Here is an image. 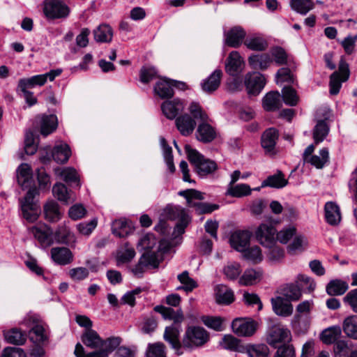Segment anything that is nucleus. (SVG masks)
<instances>
[{
    "instance_id": "nucleus-23",
    "label": "nucleus",
    "mask_w": 357,
    "mask_h": 357,
    "mask_svg": "<svg viewBox=\"0 0 357 357\" xmlns=\"http://www.w3.org/2000/svg\"><path fill=\"white\" fill-rule=\"evenodd\" d=\"M279 137V132L275 128H269L266 129L261 137V146L266 152H271L273 151L276 142Z\"/></svg>"
},
{
    "instance_id": "nucleus-9",
    "label": "nucleus",
    "mask_w": 357,
    "mask_h": 357,
    "mask_svg": "<svg viewBox=\"0 0 357 357\" xmlns=\"http://www.w3.org/2000/svg\"><path fill=\"white\" fill-rule=\"evenodd\" d=\"M158 265L159 260L156 253L147 250L140 257L137 264L132 268V273L135 277L140 278L148 268H155Z\"/></svg>"
},
{
    "instance_id": "nucleus-8",
    "label": "nucleus",
    "mask_w": 357,
    "mask_h": 357,
    "mask_svg": "<svg viewBox=\"0 0 357 357\" xmlns=\"http://www.w3.org/2000/svg\"><path fill=\"white\" fill-rule=\"evenodd\" d=\"M231 330L238 337H251L257 331L258 324L251 318L238 317L231 322Z\"/></svg>"
},
{
    "instance_id": "nucleus-33",
    "label": "nucleus",
    "mask_w": 357,
    "mask_h": 357,
    "mask_svg": "<svg viewBox=\"0 0 357 357\" xmlns=\"http://www.w3.org/2000/svg\"><path fill=\"white\" fill-rule=\"evenodd\" d=\"M222 71L220 69H215L206 78L202 79L200 83L202 89H218L220 85Z\"/></svg>"
},
{
    "instance_id": "nucleus-58",
    "label": "nucleus",
    "mask_w": 357,
    "mask_h": 357,
    "mask_svg": "<svg viewBox=\"0 0 357 357\" xmlns=\"http://www.w3.org/2000/svg\"><path fill=\"white\" fill-rule=\"evenodd\" d=\"M128 227L126 220H115L112 225V231L114 235L123 238L128 234Z\"/></svg>"
},
{
    "instance_id": "nucleus-11",
    "label": "nucleus",
    "mask_w": 357,
    "mask_h": 357,
    "mask_svg": "<svg viewBox=\"0 0 357 357\" xmlns=\"http://www.w3.org/2000/svg\"><path fill=\"white\" fill-rule=\"evenodd\" d=\"M29 231L33 235L42 246L49 247L53 244L52 229L46 224L39 222L29 227Z\"/></svg>"
},
{
    "instance_id": "nucleus-40",
    "label": "nucleus",
    "mask_w": 357,
    "mask_h": 357,
    "mask_svg": "<svg viewBox=\"0 0 357 357\" xmlns=\"http://www.w3.org/2000/svg\"><path fill=\"white\" fill-rule=\"evenodd\" d=\"M17 178L19 185L23 188H28L32 178L31 167L26 163L20 165L17 171Z\"/></svg>"
},
{
    "instance_id": "nucleus-28",
    "label": "nucleus",
    "mask_w": 357,
    "mask_h": 357,
    "mask_svg": "<svg viewBox=\"0 0 357 357\" xmlns=\"http://www.w3.org/2000/svg\"><path fill=\"white\" fill-rule=\"evenodd\" d=\"M326 222L331 225H337L341 220V213L338 205L333 202H326L324 206Z\"/></svg>"
},
{
    "instance_id": "nucleus-20",
    "label": "nucleus",
    "mask_w": 357,
    "mask_h": 357,
    "mask_svg": "<svg viewBox=\"0 0 357 357\" xmlns=\"http://www.w3.org/2000/svg\"><path fill=\"white\" fill-rule=\"evenodd\" d=\"M281 106V96L278 91H269L262 99V107L266 112H275Z\"/></svg>"
},
{
    "instance_id": "nucleus-2",
    "label": "nucleus",
    "mask_w": 357,
    "mask_h": 357,
    "mask_svg": "<svg viewBox=\"0 0 357 357\" xmlns=\"http://www.w3.org/2000/svg\"><path fill=\"white\" fill-rule=\"evenodd\" d=\"M185 150L189 161L194 165L195 170L199 176H207L217 169L218 165L215 161L206 158L189 144L185 146Z\"/></svg>"
},
{
    "instance_id": "nucleus-6",
    "label": "nucleus",
    "mask_w": 357,
    "mask_h": 357,
    "mask_svg": "<svg viewBox=\"0 0 357 357\" xmlns=\"http://www.w3.org/2000/svg\"><path fill=\"white\" fill-rule=\"evenodd\" d=\"M331 111L328 109H318L316 117L319 118L312 130V138L315 144L322 142L328 136L330 126L326 121L330 117Z\"/></svg>"
},
{
    "instance_id": "nucleus-24",
    "label": "nucleus",
    "mask_w": 357,
    "mask_h": 357,
    "mask_svg": "<svg viewBox=\"0 0 357 357\" xmlns=\"http://www.w3.org/2000/svg\"><path fill=\"white\" fill-rule=\"evenodd\" d=\"M271 59L277 66H289L292 68H296V63L289 58L286 51L282 47H275L271 51Z\"/></svg>"
},
{
    "instance_id": "nucleus-39",
    "label": "nucleus",
    "mask_w": 357,
    "mask_h": 357,
    "mask_svg": "<svg viewBox=\"0 0 357 357\" xmlns=\"http://www.w3.org/2000/svg\"><path fill=\"white\" fill-rule=\"evenodd\" d=\"M46 82L45 75L44 74L36 75L28 78L20 79L17 87L18 89H27L28 88L41 86Z\"/></svg>"
},
{
    "instance_id": "nucleus-57",
    "label": "nucleus",
    "mask_w": 357,
    "mask_h": 357,
    "mask_svg": "<svg viewBox=\"0 0 357 357\" xmlns=\"http://www.w3.org/2000/svg\"><path fill=\"white\" fill-rule=\"evenodd\" d=\"M202 321L208 328L215 331H222L224 330L223 322L225 319L220 317L204 316L202 317Z\"/></svg>"
},
{
    "instance_id": "nucleus-15",
    "label": "nucleus",
    "mask_w": 357,
    "mask_h": 357,
    "mask_svg": "<svg viewBox=\"0 0 357 357\" xmlns=\"http://www.w3.org/2000/svg\"><path fill=\"white\" fill-rule=\"evenodd\" d=\"M276 229L271 225L261 224L256 231V237L266 247H271L275 241Z\"/></svg>"
},
{
    "instance_id": "nucleus-54",
    "label": "nucleus",
    "mask_w": 357,
    "mask_h": 357,
    "mask_svg": "<svg viewBox=\"0 0 357 357\" xmlns=\"http://www.w3.org/2000/svg\"><path fill=\"white\" fill-rule=\"evenodd\" d=\"M178 280L183 284L178 287L177 290H184L186 292H190L197 287V282L189 276L188 271H183L181 274L178 275Z\"/></svg>"
},
{
    "instance_id": "nucleus-45",
    "label": "nucleus",
    "mask_w": 357,
    "mask_h": 357,
    "mask_svg": "<svg viewBox=\"0 0 357 357\" xmlns=\"http://www.w3.org/2000/svg\"><path fill=\"white\" fill-rule=\"evenodd\" d=\"M288 183L287 179L284 178V174L281 171H278L275 174L269 176L261 183V187L269 186L271 188H281L286 186Z\"/></svg>"
},
{
    "instance_id": "nucleus-31",
    "label": "nucleus",
    "mask_w": 357,
    "mask_h": 357,
    "mask_svg": "<svg viewBox=\"0 0 357 357\" xmlns=\"http://www.w3.org/2000/svg\"><path fill=\"white\" fill-rule=\"evenodd\" d=\"M82 342L88 347L98 349L103 347V340L93 329H86L82 335Z\"/></svg>"
},
{
    "instance_id": "nucleus-41",
    "label": "nucleus",
    "mask_w": 357,
    "mask_h": 357,
    "mask_svg": "<svg viewBox=\"0 0 357 357\" xmlns=\"http://www.w3.org/2000/svg\"><path fill=\"white\" fill-rule=\"evenodd\" d=\"M244 44L249 50L259 52L265 50L268 46L267 41L257 34L248 36L245 40Z\"/></svg>"
},
{
    "instance_id": "nucleus-32",
    "label": "nucleus",
    "mask_w": 357,
    "mask_h": 357,
    "mask_svg": "<svg viewBox=\"0 0 357 357\" xmlns=\"http://www.w3.org/2000/svg\"><path fill=\"white\" fill-rule=\"evenodd\" d=\"M54 174L61 178L67 183H77L79 186V175L77 171L73 167H56L54 169Z\"/></svg>"
},
{
    "instance_id": "nucleus-17",
    "label": "nucleus",
    "mask_w": 357,
    "mask_h": 357,
    "mask_svg": "<svg viewBox=\"0 0 357 357\" xmlns=\"http://www.w3.org/2000/svg\"><path fill=\"white\" fill-rule=\"evenodd\" d=\"M246 89H264L266 84V78L259 72L248 73L244 77Z\"/></svg>"
},
{
    "instance_id": "nucleus-18",
    "label": "nucleus",
    "mask_w": 357,
    "mask_h": 357,
    "mask_svg": "<svg viewBox=\"0 0 357 357\" xmlns=\"http://www.w3.org/2000/svg\"><path fill=\"white\" fill-rule=\"evenodd\" d=\"M190 87L186 82L170 79L167 77H161L156 81L153 89H190Z\"/></svg>"
},
{
    "instance_id": "nucleus-43",
    "label": "nucleus",
    "mask_w": 357,
    "mask_h": 357,
    "mask_svg": "<svg viewBox=\"0 0 357 357\" xmlns=\"http://www.w3.org/2000/svg\"><path fill=\"white\" fill-rule=\"evenodd\" d=\"M335 357H357V350L353 349L348 341H338L335 347Z\"/></svg>"
},
{
    "instance_id": "nucleus-4",
    "label": "nucleus",
    "mask_w": 357,
    "mask_h": 357,
    "mask_svg": "<svg viewBox=\"0 0 357 357\" xmlns=\"http://www.w3.org/2000/svg\"><path fill=\"white\" fill-rule=\"evenodd\" d=\"M37 195V188H31L26 196L20 200L22 216L29 223L36 222L40 214V206L33 200Z\"/></svg>"
},
{
    "instance_id": "nucleus-36",
    "label": "nucleus",
    "mask_w": 357,
    "mask_h": 357,
    "mask_svg": "<svg viewBox=\"0 0 357 357\" xmlns=\"http://www.w3.org/2000/svg\"><path fill=\"white\" fill-rule=\"evenodd\" d=\"M262 278V272L260 269H246L239 279L241 285L250 286L259 282Z\"/></svg>"
},
{
    "instance_id": "nucleus-61",
    "label": "nucleus",
    "mask_w": 357,
    "mask_h": 357,
    "mask_svg": "<svg viewBox=\"0 0 357 357\" xmlns=\"http://www.w3.org/2000/svg\"><path fill=\"white\" fill-rule=\"evenodd\" d=\"M165 346L162 342L149 344L146 352V357H166L165 354Z\"/></svg>"
},
{
    "instance_id": "nucleus-60",
    "label": "nucleus",
    "mask_w": 357,
    "mask_h": 357,
    "mask_svg": "<svg viewBox=\"0 0 357 357\" xmlns=\"http://www.w3.org/2000/svg\"><path fill=\"white\" fill-rule=\"evenodd\" d=\"M290 6L292 10L302 15H305L314 8V5H310L304 0H291Z\"/></svg>"
},
{
    "instance_id": "nucleus-51",
    "label": "nucleus",
    "mask_w": 357,
    "mask_h": 357,
    "mask_svg": "<svg viewBox=\"0 0 357 357\" xmlns=\"http://www.w3.org/2000/svg\"><path fill=\"white\" fill-rule=\"evenodd\" d=\"M282 294L289 301H298L302 296L301 289L296 283H290L286 284L282 289Z\"/></svg>"
},
{
    "instance_id": "nucleus-52",
    "label": "nucleus",
    "mask_w": 357,
    "mask_h": 357,
    "mask_svg": "<svg viewBox=\"0 0 357 357\" xmlns=\"http://www.w3.org/2000/svg\"><path fill=\"white\" fill-rule=\"evenodd\" d=\"M30 339L35 343L40 344L47 340L45 330L40 323H36L29 331Z\"/></svg>"
},
{
    "instance_id": "nucleus-56",
    "label": "nucleus",
    "mask_w": 357,
    "mask_h": 357,
    "mask_svg": "<svg viewBox=\"0 0 357 357\" xmlns=\"http://www.w3.org/2000/svg\"><path fill=\"white\" fill-rule=\"evenodd\" d=\"M251 188L248 184L242 183L236 185H229L227 194L233 197H241L249 195L251 193Z\"/></svg>"
},
{
    "instance_id": "nucleus-22",
    "label": "nucleus",
    "mask_w": 357,
    "mask_h": 357,
    "mask_svg": "<svg viewBox=\"0 0 357 357\" xmlns=\"http://www.w3.org/2000/svg\"><path fill=\"white\" fill-rule=\"evenodd\" d=\"M250 66L255 70H266L272 63V59L268 54H252L248 59Z\"/></svg>"
},
{
    "instance_id": "nucleus-7",
    "label": "nucleus",
    "mask_w": 357,
    "mask_h": 357,
    "mask_svg": "<svg viewBox=\"0 0 357 357\" xmlns=\"http://www.w3.org/2000/svg\"><path fill=\"white\" fill-rule=\"evenodd\" d=\"M291 340V332L281 324H275L269 327L266 335V342L273 347L284 344Z\"/></svg>"
},
{
    "instance_id": "nucleus-10",
    "label": "nucleus",
    "mask_w": 357,
    "mask_h": 357,
    "mask_svg": "<svg viewBox=\"0 0 357 357\" xmlns=\"http://www.w3.org/2000/svg\"><path fill=\"white\" fill-rule=\"evenodd\" d=\"M296 68L289 66L280 68L276 73L275 80L282 89H295L298 86L296 77L294 74Z\"/></svg>"
},
{
    "instance_id": "nucleus-27",
    "label": "nucleus",
    "mask_w": 357,
    "mask_h": 357,
    "mask_svg": "<svg viewBox=\"0 0 357 357\" xmlns=\"http://www.w3.org/2000/svg\"><path fill=\"white\" fill-rule=\"evenodd\" d=\"M175 124L184 136H188L192 133L195 126V121L188 114L181 115L175 119Z\"/></svg>"
},
{
    "instance_id": "nucleus-37",
    "label": "nucleus",
    "mask_w": 357,
    "mask_h": 357,
    "mask_svg": "<svg viewBox=\"0 0 357 357\" xmlns=\"http://www.w3.org/2000/svg\"><path fill=\"white\" fill-rule=\"evenodd\" d=\"M216 301L220 304L228 305L234 300L232 290L226 285L219 284L215 289Z\"/></svg>"
},
{
    "instance_id": "nucleus-50",
    "label": "nucleus",
    "mask_w": 357,
    "mask_h": 357,
    "mask_svg": "<svg viewBox=\"0 0 357 357\" xmlns=\"http://www.w3.org/2000/svg\"><path fill=\"white\" fill-rule=\"evenodd\" d=\"M342 333L339 326H333L325 329L321 334V341L327 344H332L337 341Z\"/></svg>"
},
{
    "instance_id": "nucleus-48",
    "label": "nucleus",
    "mask_w": 357,
    "mask_h": 357,
    "mask_svg": "<svg viewBox=\"0 0 357 357\" xmlns=\"http://www.w3.org/2000/svg\"><path fill=\"white\" fill-rule=\"evenodd\" d=\"M52 192L58 200L65 204H69L74 200L71 199L67 187L61 183H56L54 185Z\"/></svg>"
},
{
    "instance_id": "nucleus-34",
    "label": "nucleus",
    "mask_w": 357,
    "mask_h": 357,
    "mask_svg": "<svg viewBox=\"0 0 357 357\" xmlns=\"http://www.w3.org/2000/svg\"><path fill=\"white\" fill-rule=\"evenodd\" d=\"M271 303L273 311L278 315L289 317L293 312V305L289 302L285 301L284 298L281 297L272 298Z\"/></svg>"
},
{
    "instance_id": "nucleus-35",
    "label": "nucleus",
    "mask_w": 357,
    "mask_h": 357,
    "mask_svg": "<svg viewBox=\"0 0 357 357\" xmlns=\"http://www.w3.org/2000/svg\"><path fill=\"white\" fill-rule=\"evenodd\" d=\"M349 289L348 283L340 279L331 280L326 287V291L330 296L343 295Z\"/></svg>"
},
{
    "instance_id": "nucleus-42",
    "label": "nucleus",
    "mask_w": 357,
    "mask_h": 357,
    "mask_svg": "<svg viewBox=\"0 0 357 357\" xmlns=\"http://www.w3.org/2000/svg\"><path fill=\"white\" fill-rule=\"evenodd\" d=\"M245 351L249 357H268L270 354L268 347L264 343L249 344L245 347Z\"/></svg>"
},
{
    "instance_id": "nucleus-59",
    "label": "nucleus",
    "mask_w": 357,
    "mask_h": 357,
    "mask_svg": "<svg viewBox=\"0 0 357 357\" xmlns=\"http://www.w3.org/2000/svg\"><path fill=\"white\" fill-rule=\"evenodd\" d=\"M165 215L170 220L178 219L179 220L184 218L189 217L185 209L178 206H167L165 209Z\"/></svg>"
},
{
    "instance_id": "nucleus-49",
    "label": "nucleus",
    "mask_w": 357,
    "mask_h": 357,
    "mask_svg": "<svg viewBox=\"0 0 357 357\" xmlns=\"http://www.w3.org/2000/svg\"><path fill=\"white\" fill-rule=\"evenodd\" d=\"M296 283L300 287L301 292L304 293H311L316 288V282L314 279L303 274H299L297 276Z\"/></svg>"
},
{
    "instance_id": "nucleus-16",
    "label": "nucleus",
    "mask_w": 357,
    "mask_h": 357,
    "mask_svg": "<svg viewBox=\"0 0 357 357\" xmlns=\"http://www.w3.org/2000/svg\"><path fill=\"white\" fill-rule=\"evenodd\" d=\"M50 254L53 261L61 266L70 264L73 261V254L66 247L52 248Z\"/></svg>"
},
{
    "instance_id": "nucleus-47",
    "label": "nucleus",
    "mask_w": 357,
    "mask_h": 357,
    "mask_svg": "<svg viewBox=\"0 0 357 357\" xmlns=\"http://www.w3.org/2000/svg\"><path fill=\"white\" fill-rule=\"evenodd\" d=\"M6 340L10 344L20 345L26 340V334L17 328H13L4 332Z\"/></svg>"
},
{
    "instance_id": "nucleus-62",
    "label": "nucleus",
    "mask_w": 357,
    "mask_h": 357,
    "mask_svg": "<svg viewBox=\"0 0 357 357\" xmlns=\"http://www.w3.org/2000/svg\"><path fill=\"white\" fill-rule=\"evenodd\" d=\"M243 252L244 258L254 263H259L262 260L261 252L258 246H253L248 249L245 248Z\"/></svg>"
},
{
    "instance_id": "nucleus-12",
    "label": "nucleus",
    "mask_w": 357,
    "mask_h": 357,
    "mask_svg": "<svg viewBox=\"0 0 357 357\" xmlns=\"http://www.w3.org/2000/svg\"><path fill=\"white\" fill-rule=\"evenodd\" d=\"M164 340L169 344L171 347L175 350L178 356L183 354V337L180 340V326L171 325L167 326L163 334Z\"/></svg>"
},
{
    "instance_id": "nucleus-30",
    "label": "nucleus",
    "mask_w": 357,
    "mask_h": 357,
    "mask_svg": "<svg viewBox=\"0 0 357 357\" xmlns=\"http://www.w3.org/2000/svg\"><path fill=\"white\" fill-rule=\"evenodd\" d=\"M43 213L45 220L50 222H56L61 218L59 206L57 202L54 200L46 202L43 206Z\"/></svg>"
},
{
    "instance_id": "nucleus-55",
    "label": "nucleus",
    "mask_w": 357,
    "mask_h": 357,
    "mask_svg": "<svg viewBox=\"0 0 357 357\" xmlns=\"http://www.w3.org/2000/svg\"><path fill=\"white\" fill-rule=\"evenodd\" d=\"M343 330L347 336L357 338V315H351L344 319Z\"/></svg>"
},
{
    "instance_id": "nucleus-19",
    "label": "nucleus",
    "mask_w": 357,
    "mask_h": 357,
    "mask_svg": "<svg viewBox=\"0 0 357 357\" xmlns=\"http://www.w3.org/2000/svg\"><path fill=\"white\" fill-rule=\"evenodd\" d=\"M54 236L56 241L59 243L65 244L71 247L75 245V236L65 224L58 226L55 231Z\"/></svg>"
},
{
    "instance_id": "nucleus-46",
    "label": "nucleus",
    "mask_w": 357,
    "mask_h": 357,
    "mask_svg": "<svg viewBox=\"0 0 357 357\" xmlns=\"http://www.w3.org/2000/svg\"><path fill=\"white\" fill-rule=\"evenodd\" d=\"M329 161V152L327 148H323L319 151V155H313L307 159V163L317 169H322Z\"/></svg>"
},
{
    "instance_id": "nucleus-5",
    "label": "nucleus",
    "mask_w": 357,
    "mask_h": 357,
    "mask_svg": "<svg viewBox=\"0 0 357 357\" xmlns=\"http://www.w3.org/2000/svg\"><path fill=\"white\" fill-rule=\"evenodd\" d=\"M43 12L48 22L66 19L70 10L64 2L59 0H45L43 3Z\"/></svg>"
},
{
    "instance_id": "nucleus-1",
    "label": "nucleus",
    "mask_w": 357,
    "mask_h": 357,
    "mask_svg": "<svg viewBox=\"0 0 357 357\" xmlns=\"http://www.w3.org/2000/svg\"><path fill=\"white\" fill-rule=\"evenodd\" d=\"M210 339L208 332L203 327L190 326L185 328L183 335V351H193L203 347Z\"/></svg>"
},
{
    "instance_id": "nucleus-44",
    "label": "nucleus",
    "mask_w": 357,
    "mask_h": 357,
    "mask_svg": "<svg viewBox=\"0 0 357 357\" xmlns=\"http://www.w3.org/2000/svg\"><path fill=\"white\" fill-rule=\"evenodd\" d=\"M70 154L71 152L70 147L66 144L54 146L52 153L54 160L58 163L66 162L68 160Z\"/></svg>"
},
{
    "instance_id": "nucleus-63",
    "label": "nucleus",
    "mask_w": 357,
    "mask_h": 357,
    "mask_svg": "<svg viewBox=\"0 0 357 357\" xmlns=\"http://www.w3.org/2000/svg\"><path fill=\"white\" fill-rule=\"evenodd\" d=\"M157 77V70L154 67L143 66L139 72V80L146 84Z\"/></svg>"
},
{
    "instance_id": "nucleus-3",
    "label": "nucleus",
    "mask_w": 357,
    "mask_h": 357,
    "mask_svg": "<svg viewBox=\"0 0 357 357\" xmlns=\"http://www.w3.org/2000/svg\"><path fill=\"white\" fill-rule=\"evenodd\" d=\"M243 60L237 51H232L225 61V70L231 77L227 81L228 89H238L243 79L238 76L242 70Z\"/></svg>"
},
{
    "instance_id": "nucleus-29",
    "label": "nucleus",
    "mask_w": 357,
    "mask_h": 357,
    "mask_svg": "<svg viewBox=\"0 0 357 357\" xmlns=\"http://www.w3.org/2000/svg\"><path fill=\"white\" fill-rule=\"evenodd\" d=\"M94 40L97 43H107L112 40L113 30L112 27L107 24H101L97 26L93 31Z\"/></svg>"
},
{
    "instance_id": "nucleus-38",
    "label": "nucleus",
    "mask_w": 357,
    "mask_h": 357,
    "mask_svg": "<svg viewBox=\"0 0 357 357\" xmlns=\"http://www.w3.org/2000/svg\"><path fill=\"white\" fill-rule=\"evenodd\" d=\"M40 132L47 136L52 133L57 128V118L54 114L43 115L40 117Z\"/></svg>"
},
{
    "instance_id": "nucleus-26",
    "label": "nucleus",
    "mask_w": 357,
    "mask_h": 357,
    "mask_svg": "<svg viewBox=\"0 0 357 357\" xmlns=\"http://www.w3.org/2000/svg\"><path fill=\"white\" fill-rule=\"evenodd\" d=\"M196 137L203 143H209L216 137V131L207 121H202L197 127Z\"/></svg>"
},
{
    "instance_id": "nucleus-21",
    "label": "nucleus",
    "mask_w": 357,
    "mask_h": 357,
    "mask_svg": "<svg viewBox=\"0 0 357 357\" xmlns=\"http://www.w3.org/2000/svg\"><path fill=\"white\" fill-rule=\"evenodd\" d=\"M250 234L247 231H236L229 239L231 246L238 252L244 251L250 243Z\"/></svg>"
},
{
    "instance_id": "nucleus-53",
    "label": "nucleus",
    "mask_w": 357,
    "mask_h": 357,
    "mask_svg": "<svg viewBox=\"0 0 357 357\" xmlns=\"http://www.w3.org/2000/svg\"><path fill=\"white\" fill-rule=\"evenodd\" d=\"M219 344L222 349L232 351H238L241 347L240 340L230 334L225 335Z\"/></svg>"
},
{
    "instance_id": "nucleus-14",
    "label": "nucleus",
    "mask_w": 357,
    "mask_h": 357,
    "mask_svg": "<svg viewBox=\"0 0 357 357\" xmlns=\"http://www.w3.org/2000/svg\"><path fill=\"white\" fill-rule=\"evenodd\" d=\"M246 36L245 31L240 26H235L229 31H224L225 45L237 48L245 41Z\"/></svg>"
},
{
    "instance_id": "nucleus-13",
    "label": "nucleus",
    "mask_w": 357,
    "mask_h": 357,
    "mask_svg": "<svg viewBox=\"0 0 357 357\" xmlns=\"http://www.w3.org/2000/svg\"><path fill=\"white\" fill-rule=\"evenodd\" d=\"M349 75V64L342 57L339 62L338 70L335 71L330 77V89H340L342 84L348 80Z\"/></svg>"
},
{
    "instance_id": "nucleus-25",
    "label": "nucleus",
    "mask_w": 357,
    "mask_h": 357,
    "mask_svg": "<svg viewBox=\"0 0 357 357\" xmlns=\"http://www.w3.org/2000/svg\"><path fill=\"white\" fill-rule=\"evenodd\" d=\"M162 111L164 115L169 119H176L177 115L184 109L182 101L178 100H167L161 105Z\"/></svg>"
},
{
    "instance_id": "nucleus-64",
    "label": "nucleus",
    "mask_w": 357,
    "mask_h": 357,
    "mask_svg": "<svg viewBox=\"0 0 357 357\" xmlns=\"http://www.w3.org/2000/svg\"><path fill=\"white\" fill-rule=\"evenodd\" d=\"M241 273V265L238 263H231L224 268V273L229 280L236 279Z\"/></svg>"
}]
</instances>
